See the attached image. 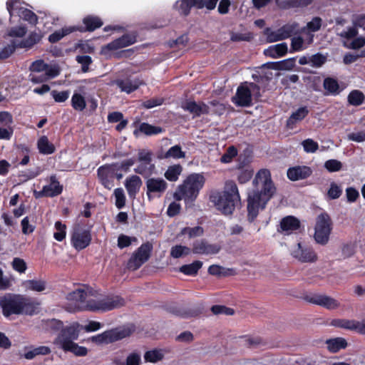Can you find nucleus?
<instances>
[{
  "label": "nucleus",
  "instance_id": "obj_1",
  "mask_svg": "<svg viewBox=\"0 0 365 365\" xmlns=\"http://www.w3.org/2000/svg\"><path fill=\"white\" fill-rule=\"evenodd\" d=\"M253 185L255 189L247 197V220L250 222L255 220L259 210L265 208L267 203L276 192L270 171L267 169H261L257 172L253 180Z\"/></svg>",
  "mask_w": 365,
  "mask_h": 365
},
{
  "label": "nucleus",
  "instance_id": "obj_2",
  "mask_svg": "<svg viewBox=\"0 0 365 365\" xmlns=\"http://www.w3.org/2000/svg\"><path fill=\"white\" fill-rule=\"evenodd\" d=\"M91 291L88 287L78 288L67 295L68 300L86 302L84 309L91 312H106L125 305V299L118 295H106L98 299L86 298Z\"/></svg>",
  "mask_w": 365,
  "mask_h": 365
},
{
  "label": "nucleus",
  "instance_id": "obj_3",
  "mask_svg": "<svg viewBox=\"0 0 365 365\" xmlns=\"http://www.w3.org/2000/svg\"><path fill=\"white\" fill-rule=\"evenodd\" d=\"M210 201L222 214L232 215L235 208L241 205L240 195L236 183L233 180H227L223 190L211 192Z\"/></svg>",
  "mask_w": 365,
  "mask_h": 365
},
{
  "label": "nucleus",
  "instance_id": "obj_4",
  "mask_svg": "<svg viewBox=\"0 0 365 365\" xmlns=\"http://www.w3.org/2000/svg\"><path fill=\"white\" fill-rule=\"evenodd\" d=\"M39 303L22 294H6L0 298V307L5 317L11 315H34Z\"/></svg>",
  "mask_w": 365,
  "mask_h": 365
},
{
  "label": "nucleus",
  "instance_id": "obj_5",
  "mask_svg": "<svg viewBox=\"0 0 365 365\" xmlns=\"http://www.w3.org/2000/svg\"><path fill=\"white\" fill-rule=\"evenodd\" d=\"M135 163L134 158H128L121 162L107 163L100 166L97 169V177L99 182L108 190H111L114 186V180H120L123 178V173H128L130 167Z\"/></svg>",
  "mask_w": 365,
  "mask_h": 365
},
{
  "label": "nucleus",
  "instance_id": "obj_6",
  "mask_svg": "<svg viewBox=\"0 0 365 365\" xmlns=\"http://www.w3.org/2000/svg\"><path fill=\"white\" fill-rule=\"evenodd\" d=\"M205 184V178L200 174H191L187 177L182 185L178 187L174 193L176 200L182 199L193 201Z\"/></svg>",
  "mask_w": 365,
  "mask_h": 365
},
{
  "label": "nucleus",
  "instance_id": "obj_7",
  "mask_svg": "<svg viewBox=\"0 0 365 365\" xmlns=\"http://www.w3.org/2000/svg\"><path fill=\"white\" fill-rule=\"evenodd\" d=\"M333 229V222L327 212H322L316 219L314 237L315 241L322 245L328 243Z\"/></svg>",
  "mask_w": 365,
  "mask_h": 365
},
{
  "label": "nucleus",
  "instance_id": "obj_8",
  "mask_svg": "<svg viewBox=\"0 0 365 365\" xmlns=\"http://www.w3.org/2000/svg\"><path fill=\"white\" fill-rule=\"evenodd\" d=\"M6 9L10 16V21L12 18L18 16L32 26L38 24L37 15L31 10L24 7L20 0H8Z\"/></svg>",
  "mask_w": 365,
  "mask_h": 365
},
{
  "label": "nucleus",
  "instance_id": "obj_9",
  "mask_svg": "<svg viewBox=\"0 0 365 365\" xmlns=\"http://www.w3.org/2000/svg\"><path fill=\"white\" fill-rule=\"evenodd\" d=\"M81 329H83V326L78 322H73L68 326H63L55 338L53 344L63 349L70 343L78 339Z\"/></svg>",
  "mask_w": 365,
  "mask_h": 365
},
{
  "label": "nucleus",
  "instance_id": "obj_10",
  "mask_svg": "<svg viewBox=\"0 0 365 365\" xmlns=\"http://www.w3.org/2000/svg\"><path fill=\"white\" fill-rule=\"evenodd\" d=\"M219 0H178L175 4V9L181 16H187L192 7L201 9L205 7L213 10Z\"/></svg>",
  "mask_w": 365,
  "mask_h": 365
},
{
  "label": "nucleus",
  "instance_id": "obj_11",
  "mask_svg": "<svg viewBox=\"0 0 365 365\" xmlns=\"http://www.w3.org/2000/svg\"><path fill=\"white\" fill-rule=\"evenodd\" d=\"M138 165L134 172L144 178L150 177L155 172V165L153 163V153L150 150H140L138 153Z\"/></svg>",
  "mask_w": 365,
  "mask_h": 365
},
{
  "label": "nucleus",
  "instance_id": "obj_12",
  "mask_svg": "<svg viewBox=\"0 0 365 365\" xmlns=\"http://www.w3.org/2000/svg\"><path fill=\"white\" fill-rule=\"evenodd\" d=\"M92 236L90 228H86L80 225L73 227L71 234V243L78 251L86 249L91 242Z\"/></svg>",
  "mask_w": 365,
  "mask_h": 365
},
{
  "label": "nucleus",
  "instance_id": "obj_13",
  "mask_svg": "<svg viewBox=\"0 0 365 365\" xmlns=\"http://www.w3.org/2000/svg\"><path fill=\"white\" fill-rule=\"evenodd\" d=\"M131 334L132 331L129 328H115L93 336L91 341L98 344H110L126 338L130 336Z\"/></svg>",
  "mask_w": 365,
  "mask_h": 365
},
{
  "label": "nucleus",
  "instance_id": "obj_14",
  "mask_svg": "<svg viewBox=\"0 0 365 365\" xmlns=\"http://www.w3.org/2000/svg\"><path fill=\"white\" fill-rule=\"evenodd\" d=\"M152 250L153 245L150 242H147L142 244L128 259V268L133 271L139 269L149 259Z\"/></svg>",
  "mask_w": 365,
  "mask_h": 365
},
{
  "label": "nucleus",
  "instance_id": "obj_15",
  "mask_svg": "<svg viewBox=\"0 0 365 365\" xmlns=\"http://www.w3.org/2000/svg\"><path fill=\"white\" fill-rule=\"evenodd\" d=\"M146 195L149 201L160 197L168 187V182L162 178L149 177L145 182Z\"/></svg>",
  "mask_w": 365,
  "mask_h": 365
},
{
  "label": "nucleus",
  "instance_id": "obj_16",
  "mask_svg": "<svg viewBox=\"0 0 365 365\" xmlns=\"http://www.w3.org/2000/svg\"><path fill=\"white\" fill-rule=\"evenodd\" d=\"M304 299L315 305L321 306L327 309H335L339 307L340 303L335 299L319 293H309L304 296Z\"/></svg>",
  "mask_w": 365,
  "mask_h": 365
},
{
  "label": "nucleus",
  "instance_id": "obj_17",
  "mask_svg": "<svg viewBox=\"0 0 365 365\" xmlns=\"http://www.w3.org/2000/svg\"><path fill=\"white\" fill-rule=\"evenodd\" d=\"M166 310L177 317L183 319L197 317L203 313L204 307L202 304H198L192 307H179L175 304L169 305Z\"/></svg>",
  "mask_w": 365,
  "mask_h": 365
},
{
  "label": "nucleus",
  "instance_id": "obj_18",
  "mask_svg": "<svg viewBox=\"0 0 365 365\" xmlns=\"http://www.w3.org/2000/svg\"><path fill=\"white\" fill-rule=\"evenodd\" d=\"M137 41V36L134 34H125L122 36L113 40L110 43L101 48V53L108 55L110 51L127 47L134 44Z\"/></svg>",
  "mask_w": 365,
  "mask_h": 365
},
{
  "label": "nucleus",
  "instance_id": "obj_19",
  "mask_svg": "<svg viewBox=\"0 0 365 365\" xmlns=\"http://www.w3.org/2000/svg\"><path fill=\"white\" fill-rule=\"evenodd\" d=\"M49 181V185H44L42 190L35 195L36 197H53L62 193L63 187L57 180L56 175H51Z\"/></svg>",
  "mask_w": 365,
  "mask_h": 365
},
{
  "label": "nucleus",
  "instance_id": "obj_20",
  "mask_svg": "<svg viewBox=\"0 0 365 365\" xmlns=\"http://www.w3.org/2000/svg\"><path fill=\"white\" fill-rule=\"evenodd\" d=\"M103 25V21L98 16L87 15L82 19V24L73 26L74 31L93 32Z\"/></svg>",
  "mask_w": 365,
  "mask_h": 365
},
{
  "label": "nucleus",
  "instance_id": "obj_21",
  "mask_svg": "<svg viewBox=\"0 0 365 365\" xmlns=\"http://www.w3.org/2000/svg\"><path fill=\"white\" fill-rule=\"evenodd\" d=\"M181 108L185 111H187L192 114L194 118L210 113L208 105L203 101L197 103L193 100H186L182 103Z\"/></svg>",
  "mask_w": 365,
  "mask_h": 365
},
{
  "label": "nucleus",
  "instance_id": "obj_22",
  "mask_svg": "<svg viewBox=\"0 0 365 365\" xmlns=\"http://www.w3.org/2000/svg\"><path fill=\"white\" fill-rule=\"evenodd\" d=\"M246 83L238 86L236 94L232 98V102L237 106L250 107L252 104L251 89Z\"/></svg>",
  "mask_w": 365,
  "mask_h": 365
},
{
  "label": "nucleus",
  "instance_id": "obj_23",
  "mask_svg": "<svg viewBox=\"0 0 365 365\" xmlns=\"http://www.w3.org/2000/svg\"><path fill=\"white\" fill-rule=\"evenodd\" d=\"M292 255L301 262H314L317 260V255L314 250L310 247H302L299 242L297 247L292 250Z\"/></svg>",
  "mask_w": 365,
  "mask_h": 365
},
{
  "label": "nucleus",
  "instance_id": "obj_24",
  "mask_svg": "<svg viewBox=\"0 0 365 365\" xmlns=\"http://www.w3.org/2000/svg\"><path fill=\"white\" fill-rule=\"evenodd\" d=\"M114 84L120 88L121 92L130 94L136 91L144 83L138 78L133 79L130 77H126L115 80Z\"/></svg>",
  "mask_w": 365,
  "mask_h": 365
},
{
  "label": "nucleus",
  "instance_id": "obj_25",
  "mask_svg": "<svg viewBox=\"0 0 365 365\" xmlns=\"http://www.w3.org/2000/svg\"><path fill=\"white\" fill-rule=\"evenodd\" d=\"M217 245L209 244L205 240H196L192 244V252L197 255H215L220 252Z\"/></svg>",
  "mask_w": 365,
  "mask_h": 365
},
{
  "label": "nucleus",
  "instance_id": "obj_26",
  "mask_svg": "<svg viewBox=\"0 0 365 365\" xmlns=\"http://www.w3.org/2000/svg\"><path fill=\"white\" fill-rule=\"evenodd\" d=\"M312 173L313 170L310 167L307 165H297L288 168L287 175L290 180L298 181L307 179Z\"/></svg>",
  "mask_w": 365,
  "mask_h": 365
},
{
  "label": "nucleus",
  "instance_id": "obj_27",
  "mask_svg": "<svg viewBox=\"0 0 365 365\" xmlns=\"http://www.w3.org/2000/svg\"><path fill=\"white\" fill-rule=\"evenodd\" d=\"M142 185V180L137 175H130L125 179L124 185L130 199L133 200L136 197Z\"/></svg>",
  "mask_w": 365,
  "mask_h": 365
},
{
  "label": "nucleus",
  "instance_id": "obj_28",
  "mask_svg": "<svg viewBox=\"0 0 365 365\" xmlns=\"http://www.w3.org/2000/svg\"><path fill=\"white\" fill-rule=\"evenodd\" d=\"M301 222L298 218L292 215L283 217L280 221V229L282 232L289 235L299 230Z\"/></svg>",
  "mask_w": 365,
  "mask_h": 365
},
{
  "label": "nucleus",
  "instance_id": "obj_29",
  "mask_svg": "<svg viewBox=\"0 0 365 365\" xmlns=\"http://www.w3.org/2000/svg\"><path fill=\"white\" fill-rule=\"evenodd\" d=\"M309 110L306 106L300 107L293 112L287 120L286 126L289 129H293L296 124L303 120L309 114Z\"/></svg>",
  "mask_w": 365,
  "mask_h": 365
},
{
  "label": "nucleus",
  "instance_id": "obj_30",
  "mask_svg": "<svg viewBox=\"0 0 365 365\" xmlns=\"http://www.w3.org/2000/svg\"><path fill=\"white\" fill-rule=\"evenodd\" d=\"M287 51V44L286 43H281L269 46L264 51V54L272 58H277L284 56Z\"/></svg>",
  "mask_w": 365,
  "mask_h": 365
},
{
  "label": "nucleus",
  "instance_id": "obj_31",
  "mask_svg": "<svg viewBox=\"0 0 365 365\" xmlns=\"http://www.w3.org/2000/svg\"><path fill=\"white\" fill-rule=\"evenodd\" d=\"M163 129L160 126L150 125L148 123H141L138 129L133 131L135 137L138 136L139 133L148 136L155 135L163 132Z\"/></svg>",
  "mask_w": 365,
  "mask_h": 365
},
{
  "label": "nucleus",
  "instance_id": "obj_32",
  "mask_svg": "<svg viewBox=\"0 0 365 365\" xmlns=\"http://www.w3.org/2000/svg\"><path fill=\"white\" fill-rule=\"evenodd\" d=\"M325 344H327L328 351L333 354L346 349L348 346L346 340L342 337L329 339L326 341Z\"/></svg>",
  "mask_w": 365,
  "mask_h": 365
},
{
  "label": "nucleus",
  "instance_id": "obj_33",
  "mask_svg": "<svg viewBox=\"0 0 365 365\" xmlns=\"http://www.w3.org/2000/svg\"><path fill=\"white\" fill-rule=\"evenodd\" d=\"M27 349L30 350L25 351L24 357L28 360H31L38 355H48L51 351V349L46 346H40L38 347L25 346L24 350L26 351Z\"/></svg>",
  "mask_w": 365,
  "mask_h": 365
},
{
  "label": "nucleus",
  "instance_id": "obj_34",
  "mask_svg": "<svg viewBox=\"0 0 365 365\" xmlns=\"http://www.w3.org/2000/svg\"><path fill=\"white\" fill-rule=\"evenodd\" d=\"M41 39V36L36 32H31L27 38L21 41H16L17 48H31L38 43Z\"/></svg>",
  "mask_w": 365,
  "mask_h": 365
},
{
  "label": "nucleus",
  "instance_id": "obj_35",
  "mask_svg": "<svg viewBox=\"0 0 365 365\" xmlns=\"http://www.w3.org/2000/svg\"><path fill=\"white\" fill-rule=\"evenodd\" d=\"M331 325L351 331H358L359 322L354 319H334L331 322Z\"/></svg>",
  "mask_w": 365,
  "mask_h": 365
},
{
  "label": "nucleus",
  "instance_id": "obj_36",
  "mask_svg": "<svg viewBox=\"0 0 365 365\" xmlns=\"http://www.w3.org/2000/svg\"><path fill=\"white\" fill-rule=\"evenodd\" d=\"M37 148L38 152L43 155H51L56 150L54 145L49 142L46 135H43L38 138L37 141Z\"/></svg>",
  "mask_w": 365,
  "mask_h": 365
},
{
  "label": "nucleus",
  "instance_id": "obj_37",
  "mask_svg": "<svg viewBox=\"0 0 365 365\" xmlns=\"http://www.w3.org/2000/svg\"><path fill=\"white\" fill-rule=\"evenodd\" d=\"M323 87L326 90L325 95L336 96L340 93L338 81L332 77H327L324 78Z\"/></svg>",
  "mask_w": 365,
  "mask_h": 365
},
{
  "label": "nucleus",
  "instance_id": "obj_38",
  "mask_svg": "<svg viewBox=\"0 0 365 365\" xmlns=\"http://www.w3.org/2000/svg\"><path fill=\"white\" fill-rule=\"evenodd\" d=\"M202 267V262L195 260L191 264H184L179 269L180 272L187 276H196Z\"/></svg>",
  "mask_w": 365,
  "mask_h": 365
},
{
  "label": "nucleus",
  "instance_id": "obj_39",
  "mask_svg": "<svg viewBox=\"0 0 365 365\" xmlns=\"http://www.w3.org/2000/svg\"><path fill=\"white\" fill-rule=\"evenodd\" d=\"M182 172V167L180 164L170 165L164 173V176L170 182H175Z\"/></svg>",
  "mask_w": 365,
  "mask_h": 365
},
{
  "label": "nucleus",
  "instance_id": "obj_40",
  "mask_svg": "<svg viewBox=\"0 0 365 365\" xmlns=\"http://www.w3.org/2000/svg\"><path fill=\"white\" fill-rule=\"evenodd\" d=\"M74 32V29L73 26L69 27H63L60 30H57L52 33L48 36L49 42L54 43L59 41L64 36Z\"/></svg>",
  "mask_w": 365,
  "mask_h": 365
},
{
  "label": "nucleus",
  "instance_id": "obj_41",
  "mask_svg": "<svg viewBox=\"0 0 365 365\" xmlns=\"http://www.w3.org/2000/svg\"><path fill=\"white\" fill-rule=\"evenodd\" d=\"M347 100L350 105L359 106L364 103L365 96L363 92L359 90H353L349 93Z\"/></svg>",
  "mask_w": 365,
  "mask_h": 365
},
{
  "label": "nucleus",
  "instance_id": "obj_42",
  "mask_svg": "<svg viewBox=\"0 0 365 365\" xmlns=\"http://www.w3.org/2000/svg\"><path fill=\"white\" fill-rule=\"evenodd\" d=\"M23 285L27 289L35 292H42L46 289V282L43 280L29 279L24 281Z\"/></svg>",
  "mask_w": 365,
  "mask_h": 365
},
{
  "label": "nucleus",
  "instance_id": "obj_43",
  "mask_svg": "<svg viewBox=\"0 0 365 365\" xmlns=\"http://www.w3.org/2000/svg\"><path fill=\"white\" fill-rule=\"evenodd\" d=\"M65 352H71L77 356H85L88 354V349L85 346H79L73 341L63 349Z\"/></svg>",
  "mask_w": 365,
  "mask_h": 365
},
{
  "label": "nucleus",
  "instance_id": "obj_44",
  "mask_svg": "<svg viewBox=\"0 0 365 365\" xmlns=\"http://www.w3.org/2000/svg\"><path fill=\"white\" fill-rule=\"evenodd\" d=\"M71 106L77 111H83L86 106L85 98L80 93H74L71 97Z\"/></svg>",
  "mask_w": 365,
  "mask_h": 365
},
{
  "label": "nucleus",
  "instance_id": "obj_45",
  "mask_svg": "<svg viewBox=\"0 0 365 365\" xmlns=\"http://www.w3.org/2000/svg\"><path fill=\"white\" fill-rule=\"evenodd\" d=\"M241 338L244 339L245 345L250 348H256L265 344V341L259 336H242Z\"/></svg>",
  "mask_w": 365,
  "mask_h": 365
},
{
  "label": "nucleus",
  "instance_id": "obj_46",
  "mask_svg": "<svg viewBox=\"0 0 365 365\" xmlns=\"http://www.w3.org/2000/svg\"><path fill=\"white\" fill-rule=\"evenodd\" d=\"M164 357V354L160 350L153 349L147 351L144 354V359L145 362L156 363L161 361Z\"/></svg>",
  "mask_w": 365,
  "mask_h": 365
},
{
  "label": "nucleus",
  "instance_id": "obj_47",
  "mask_svg": "<svg viewBox=\"0 0 365 365\" xmlns=\"http://www.w3.org/2000/svg\"><path fill=\"white\" fill-rule=\"evenodd\" d=\"M238 150L235 145L229 146L225 153L221 156L220 162L222 163H230L233 159L237 156Z\"/></svg>",
  "mask_w": 365,
  "mask_h": 365
},
{
  "label": "nucleus",
  "instance_id": "obj_48",
  "mask_svg": "<svg viewBox=\"0 0 365 365\" xmlns=\"http://www.w3.org/2000/svg\"><path fill=\"white\" fill-rule=\"evenodd\" d=\"M185 157V153L182 150L179 145L171 147L164 155V158H173L174 159L183 158Z\"/></svg>",
  "mask_w": 365,
  "mask_h": 365
},
{
  "label": "nucleus",
  "instance_id": "obj_49",
  "mask_svg": "<svg viewBox=\"0 0 365 365\" xmlns=\"http://www.w3.org/2000/svg\"><path fill=\"white\" fill-rule=\"evenodd\" d=\"M54 227L56 230L53 234L54 239L58 242H62L66 236V225L61 221H56Z\"/></svg>",
  "mask_w": 365,
  "mask_h": 365
},
{
  "label": "nucleus",
  "instance_id": "obj_50",
  "mask_svg": "<svg viewBox=\"0 0 365 365\" xmlns=\"http://www.w3.org/2000/svg\"><path fill=\"white\" fill-rule=\"evenodd\" d=\"M313 0H286L283 2L284 9L305 7L312 3Z\"/></svg>",
  "mask_w": 365,
  "mask_h": 365
},
{
  "label": "nucleus",
  "instance_id": "obj_51",
  "mask_svg": "<svg viewBox=\"0 0 365 365\" xmlns=\"http://www.w3.org/2000/svg\"><path fill=\"white\" fill-rule=\"evenodd\" d=\"M298 29V24L292 23V24H287L282 27L279 28V31H281L282 36L279 37V38H288L290 37Z\"/></svg>",
  "mask_w": 365,
  "mask_h": 365
},
{
  "label": "nucleus",
  "instance_id": "obj_52",
  "mask_svg": "<svg viewBox=\"0 0 365 365\" xmlns=\"http://www.w3.org/2000/svg\"><path fill=\"white\" fill-rule=\"evenodd\" d=\"M327 56L321 53H317L309 56L310 65L314 68L322 67L327 62Z\"/></svg>",
  "mask_w": 365,
  "mask_h": 365
},
{
  "label": "nucleus",
  "instance_id": "obj_53",
  "mask_svg": "<svg viewBox=\"0 0 365 365\" xmlns=\"http://www.w3.org/2000/svg\"><path fill=\"white\" fill-rule=\"evenodd\" d=\"M113 195L115 199V206L118 209L123 208L125 205V195L123 188L118 187L114 190Z\"/></svg>",
  "mask_w": 365,
  "mask_h": 365
},
{
  "label": "nucleus",
  "instance_id": "obj_54",
  "mask_svg": "<svg viewBox=\"0 0 365 365\" xmlns=\"http://www.w3.org/2000/svg\"><path fill=\"white\" fill-rule=\"evenodd\" d=\"M17 48L16 46V40L11 41V44H8L1 49H0V60H5L8 58Z\"/></svg>",
  "mask_w": 365,
  "mask_h": 365
},
{
  "label": "nucleus",
  "instance_id": "obj_55",
  "mask_svg": "<svg viewBox=\"0 0 365 365\" xmlns=\"http://www.w3.org/2000/svg\"><path fill=\"white\" fill-rule=\"evenodd\" d=\"M304 152L307 153H314L319 149V144L313 139L307 138L302 142Z\"/></svg>",
  "mask_w": 365,
  "mask_h": 365
},
{
  "label": "nucleus",
  "instance_id": "obj_56",
  "mask_svg": "<svg viewBox=\"0 0 365 365\" xmlns=\"http://www.w3.org/2000/svg\"><path fill=\"white\" fill-rule=\"evenodd\" d=\"M342 194V189L341 186L338 185L336 182H332L330 184V187L327 191V196L330 200L338 199Z\"/></svg>",
  "mask_w": 365,
  "mask_h": 365
},
{
  "label": "nucleus",
  "instance_id": "obj_57",
  "mask_svg": "<svg viewBox=\"0 0 365 365\" xmlns=\"http://www.w3.org/2000/svg\"><path fill=\"white\" fill-rule=\"evenodd\" d=\"M76 61L81 65V70L83 73H86L89 70V66L92 63L93 60L91 56L83 55L77 56Z\"/></svg>",
  "mask_w": 365,
  "mask_h": 365
},
{
  "label": "nucleus",
  "instance_id": "obj_58",
  "mask_svg": "<svg viewBox=\"0 0 365 365\" xmlns=\"http://www.w3.org/2000/svg\"><path fill=\"white\" fill-rule=\"evenodd\" d=\"M211 311L214 314H225L227 316L233 315L235 311L233 309L227 307L224 305H213L211 307Z\"/></svg>",
  "mask_w": 365,
  "mask_h": 365
},
{
  "label": "nucleus",
  "instance_id": "obj_59",
  "mask_svg": "<svg viewBox=\"0 0 365 365\" xmlns=\"http://www.w3.org/2000/svg\"><path fill=\"white\" fill-rule=\"evenodd\" d=\"M324 168L330 173L337 172L342 168V163L338 160L331 159L324 163Z\"/></svg>",
  "mask_w": 365,
  "mask_h": 365
},
{
  "label": "nucleus",
  "instance_id": "obj_60",
  "mask_svg": "<svg viewBox=\"0 0 365 365\" xmlns=\"http://www.w3.org/2000/svg\"><path fill=\"white\" fill-rule=\"evenodd\" d=\"M182 235H187L190 237L200 236L203 233L202 227L195 226L194 227H186L181 231Z\"/></svg>",
  "mask_w": 365,
  "mask_h": 365
},
{
  "label": "nucleus",
  "instance_id": "obj_61",
  "mask_svg": "<svg viewBox=\"0 0 365 365\" xmlns=\"http://www.w3.org/2000/svg\"><path fill=\"white\" fill-rule=\"evenodd\" d=\"M254 172L252 169H242L240 171L237 180L240 184H245L250 180L252 178Z\"/></svg>",
  "mask_w": 365,
  "mask_h": 365
},
{
  "label": "nucleus",
  "instance_id": "obj_62",
  "mask_svg": "<svg viewBox=\"0 0 365 365\" xmlns=\"http://www.w3.org/2000/svg\"><path fill=\"white\" fill-rule=\"evenodd\" d=\"M46 325L48 329L52 331L60 332L63 327V323L62 321L56 319H48L46 322Z\"/></svg>",
  "mask_w": 365,
  "mask_h": 365
},
{
  "label": "nucleus",
  "instance_id": "obj_63",
  "mask_svg": "<svg viewBox=\"0 0 365 365\" xmlns=\"http://www.w3.org/2000/svg\"><path fill=\"white\" fill-rule=\"evenodd\" d=\"M51 95L53 98L54 101L57 103H63L65 102L69 97V91H58L56 90H53L51 92Z\"/></svg>",
  "mask_w": 365,
  "mask_h": 365
},
{
  "label": "nucleus",
  "instance_id": "obj_64",
  "mask_svg": "<svg viewBox=\"0 0 365 365\" xmlns=\"http://www.w3.org/2000/svg\"><path fill=\"white\" fill-rule=\"evenodd\" d=\"M140 355L138 353L133 352L127 356L125 365H140Z\"/></svg>",
  "mask_w": 365,
  "mask_h": 365
}]
</instances>
